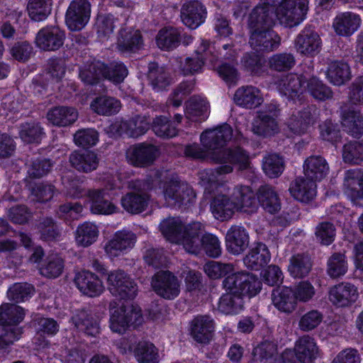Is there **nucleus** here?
<instances>
[{
	"mask_svg": "<svg viewBox=\"0 0 363 363\" xmlns=\"http://www.w3.org/2000/svg\"><path fill=\"white\" fill-rule=\"evenodd\" d=\"M119 100L112 96L103 94L94 98L90 103V108L98 115L110 116L117 114L121 108Z\"/></svg>",
	"mask_w": 363,
	"mask_h": 363,
	"instance_id": "29",
	"label": "nucleus"
},
{
	"mask_svg": "<svg viewBox=\"0 0 363 363\" xmlns=\"http://www.w3.org/2000/svg\"><path fill=\"white\" fill-rule=\"evenodd\" d=\"M191 335L197 342H209L214 331L213 320L208 315H198L191 323Z\"/></svg>",
	"mask_w": 363,
	"mask_h": 363,
	"instance_id": "23",
	"label": "nucleus"
},
{
	"mask_svg": "<svg viewBox=\"0 0 363 363\" xmlns=\"http://www.w3.org/2000/svg\"><path fill=\"white\" fill-rule=\"evenodd\" d=\"M186 116L194 121L206 120L210 113L208 103L201 98H193L186 105Z\"/></svg>",
	"mask_w": 363,
	"mask_h": 363,
	"instance_id": "39",
	"label": "nucleus"
},
{
	"mask_svg": "<svg viewBox=\"0 0 363 363\" xmlns=\"http://www.w3.org/2000/svg\"><path fill=\"white\" fill-rule=\"evenodd\" d=\"M295 62L294 56L287 52L273 55L269 60V67L277 72L290 70L294 66Z\"/></svg>",
	"mask_w": 363,
	"mask_h": 363,
	"instance_id": "55",
	"label": "nucleus"
},
{
	"mask_svg": "<svg viewBox=\"0 0 363 363\" xmlns=\"http://www.w3.org/2000/svg\"><path fill=\"white\" fill-rule=\"evenodd\" d=\"M157 155V147L151 145L139 144L130 147L126 151L127 160L136 167H144L151 164Z\"/></svg>",
	"mask_w": 363,
	"mask_h": 363,
	"instance_id": "21",
	"label": "nucleus"
},
{
	"mask_svg": "<svg viewBox=\"0 0 363 363\" xmlns=\"http://www.w3.org/2000/svg\"><path fill=\"white\" fill-rule=\"evenodd\" d=\"M342 157L346 162L359 163L363 161V145L357 142L346 144L343 148Z\"/></svg>",
	"mask_w": 363,
	"mask_h": 363,
	"instance_id": "63",
	"label": "nucleus"
},
{
	"mask_svg": "<svg viewBox=\"0 0 363 363\" xmlns=\"http://www.w3.org/2000/svg\"><path fill=\"white\" fill-rule=\"evenodd\" d=\"M33 287L27 283H17L11 286L7 296L9 299L16 302L23 301L33 294Z\"/></svg>",
	"mask_w": 363,
	"mask_h": 363,
	"instance_id": "61",
	"label": "nucleus"
},
{
	"mask_svg": "<svg viewBox=\"0 0 363 363\" xmlns=\"http://www.w3.org/2000/svg\"><path fill=\"white\" fill-rule=\"evenodd\" d=\"M307 11L308 0H288L280 2L276 15L281 24L291 28L303 21Z\"/></svg>",
	"mask_w": 363,
	"mask_h": 363,
	"instance_id": "5",
	"label": "nucleus"
},
{
	"mask_svg": "<svg viewBox=\"0 0 363 363\" xmlns=\"http://www.w3.org/2000/svg\"><path fill=\"white\" fill-rule=\"evenodd\" d=\"M98 140V133L92 128L79 130L74 135L75 144L83 147L94 146L97 143Z\"/></svg>",
	"mask_w": 363,
	"mask_h": 363,
	"instance_id": "62",
	"label": "nucleus"
},
{
	"mask_svg": "<svg viewBox=\"0 0 363 363\" xmlns=\"http://www.w3.org/2000/svg\"><path fill=\"white\" fill-rule=\"evenodd\" d=\"M43 135V128L38 123H26L21 126L19 135L25 143H39Z\"/></svg>",
	"mask_w": 363,
	"mask_h": 363,
	"instance_id": "57",
	"label": "nucleus"
},
{
	"mask_svg": "<svg viewBox=\"0 0 363 363\" xmlns=\"http://www.w3.org/2000/svg\"><path fill=\"white\" fill-rule=\"evenodd\" d=\"M303 167L305 177L315 182L323 179L329 172L326 160L318 155H312L306 158Z\"/></svg>",
	"mask_w": 363,
	"mask_h": 363,
	"instance_id": "28",
	"label": "nucleus"
},
{
	"mask_svg": "<svg viewBox=\"0 0 363 363\" xmlns=\"http://www.w3.org/2000/svg\"><path fill=\"white\" fill-rule=\"evenodd\" d=\"M160 193L168 206L190 202L195 198L193 189L186 183L177 179L166 182Z\"/></svg>",
	"mask_w": 363,
	"mask_h": 363,
	"instance_id": "7",
	"label": "nucleus"
},
{
	"mask_svg": "<svg viewBox=\"0 0 363 363\" xmlns=\"http://www.w3.org/2000/svg\"><path fill=\"white\" fill-rule=\"evenodd\" d=\"M149 123L144 117L137 116L130 121L117 119L108 127L106 131L111 135L125 133L130 137L138 138L149 129Z\"/></svg>",
	"mask_w": 363,
	"mask_h": 363,
	"instance_id": "11",
	"label": "nucleus"
},
{
	"mask_svg": "<svg viewBox=\"0 0 363 363\" xmlns=\"http://www.w3.org/2000/svg\"><path fill=\"white\" fill-rule=\"evenodd\" d=\"M52 0H29L27 9L30 18L35 21L45 20L51 11Z\"/></svg>",
	"mask_w": 363,
	"mask_h": 363,
	"instance_id": "46",
	"label": "nucleus"
},
{
	"mask_svg": "<svg viewBox=\"0 0 363 363\" xmlns=\"http://www.w3.org/2000/svg\"><path fill=\"white\" fill-rule=\"evenodd\" d=\"M71 164L77 170L89 172L96 169L99 159L93 152H74L69 157Z\"/></svg>",
	"mask_w": 363,
	"mask_h": 363,
	"instance_id": "38",
	"label": "nucleus"
},
{
	"mask_svg": "<svg viewBox=\"0 0 363 363\" xmlns=\"http://www.w3.org/2000/svg\"><path fill=\"white\" fill-rule=\"evenodd\" d=\"M99 235V230L96 224L84 222L77 228L75 241L79 246L88 247L96 241Z\"/></svg>",
	"mask_w": 363,
	"mask_h": 363,
	"instance_id": "40",
	"label": "nucleus"
},
{
	"mask_svg": "<svg viewBox=\"0 0 363 363\" xmlns=\"http://www.w3.org/2000/svg\"><path fill=\"white\" fill-rule=\"evenodd\" d=\"M135 359L139 363H159L158 350L150 342L140 341L133 349Z\"/></svg>",
	"mask_w": 363,
	"mask_h": 363,
	"instance_id": "42",
	"label": "nucleus"
},
{
	"mask_svg": "<svg viewBox=\"0 0 363 363\" xmlns=\"http://www.w3.org/2000/svg\"><path fill=\"white\" fill-rule=\"evenodd\" d=\"M271 259L270 252L263 243H257L244 258L245 265L252 269H259Z\"/></svg>",
	"mask_w": 363,
	"mask_h": 363,
	"instance_id": "36",
	"label": "nucleus"
},
{
	"mask_svg": "<svg viewBox=\"0 0 363 363\" xmlns=\"http://www.w3.org/2000/svg\"><path fill=\"white\" fill-rule=\"evenodd\" d=\"M327 75L331 83L340 86L349 79L350 75V67L344 62H333L329 65Z\"/></svg>",
	"mask_w": 363,
	"mask_h": 363,
	"instance_id": "45",
	"label": "nucleus"
},
{
	"mask_svg": "<svg viewBox=\"0 0 363 363\" xmlns=\"http://www.w3.org/2000/svg\"><path fill=\"white\" fill-rule=\"evenodd\" d=\"M135 235L127 230L116 232L105 246L106 254L111 258L126 253L134 247Z\"/></svg>",
	"mask_w": 363,
	"mask_h": 363,
	"instance_id": "18",
	"label": "nucleus"
},
{
	"mask_svg": "<svg viewBox=\"0 0 363 363\" xmlns=\"http://www.w3.org/2000/svg\"><path fill=\"white\" fill-rule=\"evenodd\" d=\"M233 130L230 125L224 124L214 129L207 130L201 135V142L205 150L198 145H188L185 148V154L189 157L197 159L209 157L216 163L221 165L214 171H208L201 174L203 185L218 183L223 179V176L233 172V165L240 169L247 167L249 159L247 155L241 149H222L225 143L232 138Z\"/></svg>",
	"mask_w": 363,
	"mask_h": 363,
	"instance_id": "1",
	"label": "nucleus"
},
{
	"mask_svg": "<svg viewBox=\"0 0 363 363\" xmlns=\"http://www.w3.org/2000/svg\"><path fill=\"white\" fill-rule=\"evenodd\" d=\"M275 116H277L276 106H273L269 112H261L253 123V132L264 136H270L276 133L278 131V125L275 121Z\"/></svg>",
	"mask_w": 363,
	"mask_h": 363,
	"instance_id": "27",
	"label": "nucleus"
},
{
	"mask_svg": "<svg viewBox=\"0 0 363 363\" xmlns=\"http://www.w3.org/2000/svg\"><path fill=\"white\" fill-rule=\"evenodd\" d=\"M311 268V264L308 257L296 255L290 259L288 270L293 277L302 278L308 274Z\"/></svg>",
	"mask_w": 363,
	"mask_h": 363,
	"instance_id": "49",
	"label": "nucleus"
},
{
	"mask_svg": "<svg viewBox=\"0 0 363 363\" xmlns=\"http://www.w3.org/2000/svg\"><path fill=\"white\" fill-rule=\"evenodd\" d=\"M64 268L62 259L57 255L49 256L40 268V274L48 278H56L59 277Z\"/></svg>",
	"mask_w": 363,
	"mask_h": 363,
	"instance_id": "53",
	"label": "nucleus"
},
{
	"mask_svg": "<svg viewBox=\"0 0 363 363\" xmlns=\"http://www.w3.org/2000/svg\"><path fill=\"white\" fill-rule=\"evenodd\" d=\"M151 285L155 293L165 299H174L180 293V281L168 271L156 273L152 279Z\"/></svg>",
	"mask_w": 363,
	"mask_h": 363,
	"instance_id": "9",
	"label": "nucleus"
},
{
	"mask_svg": "<svg viewBox=\"0 0 363 363\" xmlns=\"http://www.w3.org/2000/svg\"><path fill=\"white\" fill-rule=\"evenodd\" d=\"M274 351L275 348L273 344L262 343L254 349L252 363H271Z\"/></svg>",
	"mask_w": 363,
	"mask_h": 363,
	"instance_id": "64",
	"label": "nucleus"
},
{
	"mask_svg": "<svg viewBox=\"0 0 363 363\" xmlns=\"http://www.w3.org/2000/svg\"><path fill=\"white\" fill-rule=\"evenodd\" d=\"M361 18L352 12L342 13L336 16L333 23L335 32L340 35L349 36L359 27Z\"/></svg>",
	"mask_w": 363,
	"mask_h": 363,
	"instance_id": "30",
	"label": "nucleus"
},
{
	"mask_svg": "<svg viewBox=\"0 0 363 363\" xmlns=\"http://www.w3.org/2000/svg\"><path fill=\"white\" fill-rule=\"evenodd\" d=\"M290 194L296 200L307 202L316 196V184L308 177H298L294 180L289 189Z\"/></svg>",
	"mask_w": 363,
	"mask_h": 363,
	"instance_id": "24",
	"label": "nucleus"
},
{
	"mask_svg": "<svg viewBox=\"0 0 363 363\" xmlns=\"http://www.w3.org/2000/svg\"><path fill=\"white\" fill-rule=\"evenodd\" d=\"M149 200V196L145 193L132 192L121 199V205L128 213L136 214L146 209Z\"/></svg>",
	"mask_w": 363,
	"mask_h": 363,
	"instance_id": "37",
	"label": "nucleus"
},
{
	"mask_svg": "<svg viewBox=\"0 0 363 363\" xmlns=\"http://www.w3.org/2000/svg\"><path fill=\"white\" fill-rule=\"evenodd\" d=\"M274 7L264 1L262 5L252 9L247 19L249 33L272 28L274 25Z\"/></svg>",
	"mask_w": 363,
	"mask_h": 363,
	"instance_id": "16",
	"label": "nucleus"
},
{
	"mask_svg": "<svg viewBox=\"0 0 363 363\" xmlns=\"http://www.w3.org/2000/svg\"><path fill=\"white\" fill-rule=\"evenodd\" d=\"M249 33V44L257 52H272L281 44L280 36L272 28Z\"/></svg>",
	"mask_w": 363,
	"mask_h": 363,
	"instance_id": "12",
	"label": "nucleus"
},
{
	"mask_svg": "<svg viewBox=\"0 0 363 363\" xmlns=\"http://www.w3.org/2000/svg\"><path fill=\"white\" fill-rule=\"evenodd\" d=\"M77 110L72 106H59L51 108L46 113L50 124L59 128L72 125L78 119Z\"/></svg>",
	"mask_w": 363,
	"mask_h": 363,
	"instance_id": "20",
	"label": "nucleus"
},
{
	"mask_svg": "<svg viewBox=\"0 0 363 363\" xmlns=\"http://www.w3.org/2000/svg\"><path fill=\"white\" fill-rule=\"evenodd\" d=\"M243 306L242 296L233 292L226 291L219 299L218 309L225 314L239 313Z\"/></svg>",
	"mask_w": 363,
	"mask_h": 363,
	"instance_id": "43",
	"label": "nucleus"
},
{
	"mask_svg": "<svg viewBox=\"0 0 363 363\" xmlns=\"http://www.w3.org/2000/svg\"><path fill=\"white\" fill-rule=\"evenodd\" d=\"M206 14L205 6L198 0L187 1L181 8V19L191 29H196L201 25L206 20Z\"/></svg>",
	"mask_w": 363,
	"mask_h": 363,
	"instance_id": "17",
	"label": "nucleus"
},
{
	"mask_svg": "<svg viewBox=\"0 0 363 363\" xmlns=\"http://www.w3.org/2000/svg\"><path fill=\"white\" fill-rule=\"evenodd\" d=\"M224 188L217 189L216 194L211 203V210L217 220H225L230 219L236 210V205L230 198L223 194Z\"/></svg>",
	"mask_w": 363,
	"mask_h": 363,
	"instance_id": "19",
	"label": "nucleus"
},
{
	"mask_svg": "<svg viewBox=\"0 0 363 363\" xmlns=\"http://www.w3.org/2000/svg\"><path fill=\"white\" fill-rule=\"evenodd\" d=\"M73 320L79 330L84 331L89 335L95 336L99 333L98 320L86 314L85 311H82L78 316L73 318Z\"/></svg>",
	"mask_w": 363,
	"mask_h": 363,
	"instance_id": "54",
	"label": "nucleus"
},
{
	"mask_svg": "<svg viewBox=\"0 0 363 363\" xmlns=\"http://www.w3.org/2000/svg\"><path fill=\"white\" fill-rule=\"evenodd\" d=\"M121 187L122 185L114 181V183L109 184L105 189L89 190L86 195L90 211L94 214L109 215L115 213L117 207L109 199L114 194L111 191Z\"/></svg>",
	"mask_w": 363,
	"mask_h": 363,
	"instance_id": "6",
	"label": "nucleus"
},
{
	"mask_svg": "<svg viewBox=\"0 0 363 363\" xmlns=\"http://www.w3.org/2000/svg\"><path fill=\"white\" fill-rule=\"evenodd\" d=\"M232 198L236 205L237 211L252 213L257 209L255 194L249 186H240L235 187L232 193Z\"/></svg>",
	"mask_w": 363,
	"mask_h": 363,
	"instance_id": "26",
	"label": "nucleus"
},
{
	"mask_svg": "<svg viewBox=\"0 0 363 363\" xmlns=\"http://www.w3.org/2000/svg\"><path fill=\"white\" fill-rule=\"evenodd\" d=\"M303 86V78L296 74H289L271 84L269 89L277 91H298Z\"/></svg>",
	"mask_w": 363,
	"mask_h": 363,
	"instance_id": "56",
	"label": "nucleus"
},
{
	"mask_svg": "<svg viewBox=\"0 0 363 363\" xmlns=\"http://www.w3.org/2000/svg\"><path fill=\"white\" fill-rule=\"evenodd\" d=\"M272 303L276 308L283 313H291L296 306L294 291L289 287H282L273 291Z\"/></svg>",
	"mask_w": 363,
	"mask_h": 363,
	"instance_id": "32",
	"label": "nucleus"
},
{
	"mask_svg": "<svg viewBox=\"0 0 363 363\" xmlns=\"http://www.w3.org/2000/svg\"><path fill=\"white\" fill-rule=\"evenodd\" d=\"M74 282L82 293L90 297L99 296L104 289L99 278L88 271L78 272L75 276Z\"/></svg>",
	"mask_w": 363,
	"mask_h": 363,
	"instance_id": "22",
	"label": "nucleus"
},
{
	"mask_svg": "<svg viewBox=\"0 0 363 363\" xmlns=\"http://www.w3.org/2000/svg\"><path fill=\"white\" fill-rule=\"evenodd\" d=\"M344 185L346 194L352 201L363 199V172L359 170L347 171Z\"/></svg>",
	"mask_w": 363,
	"mask_h": 363,
	"instance_id": "35",
	"label": "nucleus"
},
{
	"mask_svg": "<svg viewBox=\"0 0 363 363\" xmlns=\"http://www.w3.org/2000/svg\"><path fill=\"white\" fill-rule=\"evenodd\" d=\"M319 34L311 26L305 27L296 36L294 44L298 52L307 56H313L321 48Z\"/></svg>",
	"mask_w": 363,
	"mask_h": 363,
	"instance_id": "14",
	"label": "nucleus"
},
{
	"mask_svg": "<svg viewBox=\"0 0 363 363\" xmlns=\"http://www.w3.org/2000/svg\"><path fill=\"white\" fill-rule=\"evenodd\" d=\"M160 230L168 241L182 245L189 253L198 254L203 249L208 256L216 257L221 252L218 239L211 234H204L203 225L199 222L186 227L179 219L169 218L162 221Z\"/></svg>",
	"mask_w": 363,
	"mask_h": 363,
	"instance_id": "2",
	"label": "nucleus"
},
{
	"mask_svg": "<svg viewBox=\"0 0 363 363\" xmlns=\"http://www.w3.org/2000/svg\"><path fill=\"white\" fill-rule=\"evenodd\" d=\"M108 290L113 296L121 299H130L135 296L137 287L134 281L122 270L108 274Z\"/></svg>",
	"mask_w": 363,
	"mask_h": 363,
	"instance_id": "8",
	"label": "nucleus"
},
{
	"mask_svg": "<svg viewBox=\"0 0 363 363\" xmlns=\"http://www.w3.org/2000/svg\"><path fill=\"white\" fill-rule=\"evenodd\" d=\"M348 263L344 254L335 253L328 260L327 272L332 278H339L346 274Z\"/></svg>",
	"mask_w": 363,
	"mask_h": 363,
	"instance_id": "51",
	"label": "nucleus"
},
{
	"mask_svg": "<svg viewBox=\"0 0 363 363\" xmlns=\"http://www.w3.org/2000/svg\"><path fill=\"white\" fill-rule=\"evenodd\" d=\"M109 328L113 333L123 334L129 328L124 304L112 301L109 306Z\"/></svg>",
	"mask_w": 363,
	"mask_h": 363,
	"instance_id": "33",
	"label": "nucleus"
},
{
	"mask_svg": "<svg viewBox=\"0 0 363 363\" xmlns=\"http://www.w3.org/2000/svg\"><path fill=\"white\" fill-rule=\"evenodd\" d=\"M263 170L271 178L277 177L284 169V161L278 155L272 154L264 157Z\"/></svg>",
	"mask_w": 363,
	"mask_h": 363,
	"instance_id": "58",
	"label": "nucleus"
},
{
	"mask_svg": "<svg viewBox=\"0 0 363 363\" xmlns=\"http://www.w3.org/2000/svg\"><path fill=\"white\" fill-rule=\"evenodd\" d=\"M155 63L150 65L149 79L151 81L152 89H164L171 82L169 74L164 72L163 68H157Z\"/></svg>",
	"mask_w": 363,
	"mask_h": 363,
	"instance_id": "59",
	"label": "nucleus"
},
{
	"mask_svg": "<svg viewBox=\"0 0 363 363\" xmlns=\"http://www.w3.org/2000/svg\"><path fill=\"white\" fill-rule=\"evenodd\" d=\"M143 39L139 30L122 28L119 32L117 47L121 52H135L143 47Z\"/></svg>",
	"mask_w": 363,
	"mask_h": 363,
	"instance_id": "25",
	"label": "nucleus"
},
{
	"mask_svg": "<svg viewBox=\"0 0 363 363\" xmlns=\"http://www.w3.org/2000/svg\"><path fill=\"white\" fill-rule=\"evenodd\" d=\"M249 238L246 230L240 226H233L226 235V246L234 255L242 252L248 246Z\"/></svg>",
	"mask_w": 363,
	"mask_h": 363,
	"instance_id": "31",
	"label": "nucleus"
},
{
	"mask_svg": "<svg viewBox=\"0 0 363 363\" xmlns=\"http://www.w3.org/2000/svg\"><path fill=\"white\" fill-rule=\"evenodd\" d=\"M24 312L21 307L9 303L0 306V348L19 339L21 329L16 325L23 320Z\"/></svg>",
	"mask_w": 363,
	"mask_h": 363,
	"instance_id": "3",
	"label": "nucleus"
},
{
	"mask_svg": "<svg viewBox=\"0 0 363 363\" xmlns=\"http://www.w3.org/2000/svg\"><path fill=\"white\" fill-rule=\"evenodd\" d=\"M106 73V65L96 62L91 63L87 68L81 69L79 77L82 81L87 84H97L104 74Z\"/></svg>",
	"mask_w": 363,
	"mask_h": 363,
	"instance_id": "50",
	"label": "nucleus"
},
{
	"mask_svg": "<svg viewBox=\"0 0 363 363\" xmlns=\"http://www.w3.org/2000/svg\"><path fill=\"white\" fill-rule=\"evenodd\" d=\"M258 199L264 209L270 213H275L280 210L281 204L278 196L269 186L259 189Z\"/></svg>",
	"mask_w": 363,
	"mask_h": 363,
	"instance_id": "44",
	"label": "nucleus"
},
{
	"mask_svg": "<svg viewBox=\"0 0 363 363\" xmlns=\"http://www.w3.org/2000/svg\"><path fill=\"white\" fill-rule=\"evenodd\" d=\"M181 41V33L178 28L167 27L161 29L157 35V46L164 50L176 48Z\"/></svg>",
	"mask_w": 363,
	"mask_h": 363,
	"instance_id": "41",
	"label": "nucleus"
},
{
	"mask_svg": "<svg viewBox=\"0 0 363 363\" xmlns=\"http://www.w3.org/2000/svg\"><path fill=\"white\" fill-rule=\"evenodd\" d=\"M65 31L58 26H48L40 29L35 38L36 45L45 51H55L64 44Z\"/></svg>",
	"mask_w": 363,
	"mask_h": 363,
	"instance_id": "15",
	"label": "nucleus"
},
{
	"mask_svg": "<svg viewBox=\"0 0 363 363\" xmlns=\"http://www.w3.org/2000/svg\"><path fill=\"white\" fill-rule=\"evenodd\" d=\"M91 4L88 0H73L66 12L65 22L69 30H82L89 22Z\"/></svg>",
	"mask_w": 363,
	"mask_h": 363,
	"instance_id": "10",
	"label": "nucleus"
},
{
	"mask_svg": "<svg viewBox=\"0 0 363 363\" xmlns=\"http://www.w3.org/2000/svg\"><path fill=\"white\" fill-rule=\"evenodd\" d=\"M318 350L314 340L309 336L301 337L295 346V354L303 363H312L318 356Z\"/></svg>",
	"mask_w": 363,
	"mask_h": 363,
	"instance_id": "34",
	"label": "nucleus"
},
{
	"mask_svg": "<svg viewBox=\"0 0 363 363\" xmlns=\"http://www.w3.org/2000/svg\"><path fill=\"white\" fill-rule=\"evenodd\" d=\"M311 121L309 113H298L289 118L287 125L292 134L300 135L307 130Z\"/></svg>",
	"mask_w": 363,
	"mask_h": 363,
	"instance_id": "60",
	"label": "nucleus"
},
{
	"mask_svg": "<svg viewBox=\"0 0 363 363\" xmlns=\"http://www.w3.org/2000/svg\"><path fill=\"white\" fill-rule=\"evenodd\" d=\"M359 298L357 286L349 282H342L331 287L328 292L329 301L334 306L345 308L352 306Z\"/></svg>",
	"mask_w": 363,
	"mask_h": 363,
	"instance_id": "13",
	"label": "nucleus"
},
{
	"mask_svg": "<svg viewBox=\"0 0 363 363\" xmlns=\"http://www.w3.org/2000/svg\"><path fill=\"white\" fill-rule=\"evenodd\" d=\"M262 284L255 276L248 273H233L228 275L223 281L226 291L237 294L254 296L261 289Z\"/></svg>",
	"mask_w": 363,
	"mask_h": 363,
	"instance_id": "4",
	"label": "nucleus"
},
{
	"mask_svg": "<svg viewBox=\"0 0 363 363\" xmlns=\"http://www.w3.org/2000/svg\"><path fill=\"white\" fill-rule=\"evenodd\" d=\"M242 65L251 74L259 75L267 70L266 60L255 52H247L242 58Z\"/></svg>",
	"mask_w": 363,
	"mask_h": 363,
	"instance_id": "48",
	"label": "nucleus"
},
{
	"mask_svg": "<svg viewBox=\"0 0 363 363\" xmlns=\"http://www.w3.org/2000/svg\"><path fill=\"white\" fill-rule=\"evenodd\" d=\"M342 124L346 131L357 137L363 130V116L358 111H351L344 114Z\"/></svg>",
	"mask_w": 363,
	"mask_h": 363,
	"instance_id": "52",
	"label": "nucleus"
},
{
	"mask_svg": "<svg viewBox=\"0 0 363 363\" xmlns=\"http://www.w3.org/2000/svg\"><path fill=\"white\" fill-rule=\"evenodd\" d=\"M209 45V41L201 40V48L197 51L199 54L195 57H186L185 62L182 65V71L184 74H193L201 69L204 58L203 52L207 51Z\"/></svg>",
	"mask_w": 363,
	"mask_h": 363,
	"instance_id": "47",
	"label": "nucleus"
}]
</instances>
